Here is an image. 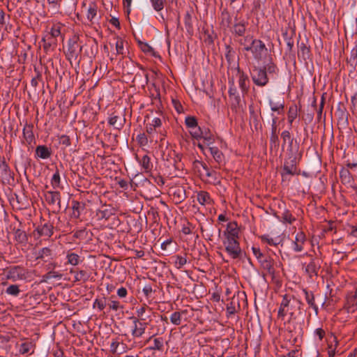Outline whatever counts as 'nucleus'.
<instances>
[{"label": "nucleus", "mask_w": 357, "mask_h": 357, "mask_svg": "<svg viewBox=\"0 0 357 357\" xmlns=\"http://www.w3.org/2000/svg\"><path fill=\"white\" fill-rule=\"evenodd\" d=\"M303 305V303L301 301L297 299L295 296L288 294L284 295L278 312V318L283 320L284 317L289 314V322L294 321L296 319L295 312L298 310L299 313H301Z\"/></svg>", "instance_id": "nucleus-1"}, {"label": "nucleus", "mask_w": 357, "mask_h": 357, "mask_svg": "<svg viewBox=\"0 0 357 357\" xmlns=\"http://www.w3.org/2000/svg\"><path fill=\"white\" fill-rule=\"evenodd\" d=\"M82 47L78 36L74 35L70 38L68 40L67 50L65 51L67 60L70 63L73 60L76 61L82 53Z\"/></svg>", "instance_id": "nucleus-2"}, {"label": "nucleus", "mask_w": 357, "mask_h": 357, "mask_svg": "<svg viewBox=\"0 0 357 357\" xmlns=\"http://www.w3.org/2000/svg\"><path fill=\"white\" fill-rule=\"evenodd\" d=\"M253 83L257 86L264 87L269 82L268 75L262 66H254L250 72Z\"/></svg>", "instance_id": "nucleus-3"}, {"label": "nucleus", "mask_w": 357, "mask_h": 357, "mask_svg": "<svg viewBox=\"0 0 357 357\" xmlns=\"http://www.w3.org/2000/svg\"><path fill=\"white\" fill-rule=\"evenodd\" d=\"M152 342V344L147 347V349L149 351H163L164 350V339L162 337H156L155 335H153L147 338L145 342L142 344L141 342L137 343L134 342V344L132 345V347H139L140 348L143 347L144 345L149 344Z\"/></svg>", "instance_id": "nucleus-4"}, {"label": "nucleus", "mask_w": 357, "mask_h": 357, "mask_svg": "<svg viewBox=\"0 0 357 357\" xmlns=\"http://www.w3.org/2000/svg\"><path fill=\"white\" fill-rule=\"evenodd\" d=\"M258 262L262 270L261 275L264 278L268 275H271L273 279L275 277V261L271 256L266 255Z\"/></svg>", "instance_id": "nucleus-5"}, {"label": "nucleus", "mask_w": 357, "mask_h": 357, "mask_svg": "<svg viewBox=\"0 0 357 357\" xmlns=\"http://www.w3.org/2000/svg\"><path fill=\"white\" fill-rule=\"evenodd\" d=\"M225 251L228 255L233 259H241L243 250L241 248L238 240L223 241Z\"/></svg>", "instance_id": "nucleus-6"}, {"label": "nucleus", "mask_w": 357, "mask_h": 357, "mask_svg": "<svg viewBox=\"0 0 357 357\" xmlns=\"http://www.w3.org/2000/svg\"><path fill=\"white\" fill-rule=\"evenodd\" d=\"M301 158L287 156V159L284 162L282 167V172L281 173L282 178H284L287 175H295L299 174L297 172V164Z\"/></svg>", "instance_id": "nucleus-7"}, {"label": "nucleus", "mask_w": 357, "mask_h": 357, "mask_svg": "<svg viewBox=\"0 0 357 357\" xmlns=\"http://www.w3.org/2000/svg\"><path fill=\"white\" fill-rule=\"evenodd\" d=\"M129 319L132 320V323L130 331L132 337L135 340L141 338L145 333L149 323L139 321L134 316L130 317Z\"/></svg>", "instance_id": "nucleus-8"}, {"label": "nucleus", "mask_w": 357, "mask_h": 357, "mask_svg": "<svg viewBox=\"0 0 357 357\" xmlns=\"http://www.w3.org/2000/svg\"><path fill=\"white\" fill-rule=\"evenodd\" d=\"M45 199L47 203L50 205L53 212L58 213L61 209V195L58 191H47L45 193Z\"/></svg>", "instance_id": "nucleus-9"}, {"label": "nucleus", "mask_w": 357, "mask_h": 357, "mask_svg": "<svg viewBox=\"0 0 357 357\" xmlns=\"http://www.w3.org/2000/svg\"><path fill=\"white\" fill-rule=\"evenodd\" d=\"M252 56L257 61L259 62L262 60L264 53L267 52L266 45L262 40L257 38L252 40Z\"/></svg>", "instance_id": "nucleus-10"}, {"label": "nucleus", "mask_w": 357, "mask_h": 357, "mask_svg": "<svg viewBox=\"0 0 357 357\" xmlns=\"http://www.w3.org/2000/svg\"><path fill=\"white\" fill-rule=\"evenodd\" d=\"M116 215V209L110 204H104L96 210V217L98 221L108 220Z\"/></svg>", "instance_id": "nucleus-11"}, {"label": "nucleus", "mask_w": 357, "mask_h": 357, "mask_svg": "<svg viewBox=\"0 0 357 357\" xmlns=\"http://www.w3.org/2000/svg\"><path fill=\"white\" fill-rule=\"evenodd\" d=\"M54 227L50 222H40L34 230V234H37L38 237L48 238L54 234Z\"/></svg>", "instance_id": "nucleus-12"}, {"label": "nucleus", "mask_w": 357, "mask_h": 357, "mask_svg": "<svg viewBox=\"0 0 357 357\" xmlns=\"http://www.w3.org/2000/svg\"><path fill=\"white\" fill-rule=\"evenodd\" d=\"M225 239L223 241L238 240L239 228L236 221L229 222L226 229L223 231Z\"/></svg>", "instance_id": "nucleus-13"}, {"label": "nucleus", "mask_w": 357, "mask_h": 357, "mask_svg": "<svg viewBox=\"0 0 357 357\" xmlns=\"http://www.w3.org/2000/svg\"><path fill=\"white\" fill-rule=\"evenodd\" d=\"M248 25V21L245 20L238 21L237 18L235 17L234 23L232 27L231 28V32L234 35V39L245 36Z\"/></svg>", "instance_id": "nucleus-14"}, {"label": "nucleus", "mask_w": 357, "mask_h": 357, "mask_svg": "<svg viewBox=\"0 0 357 357\" xmlns=\"http://www.w3.org/2000/svg\"><path fill=\"white\" fill-rule=\"evenodd\" d=\"M237 76L239 87L243 95L247 94L250 89V79L248 75L238 66L237 68Z\"/></svg>", "instance_id": "nucleus-15"}, {"label": "nucleus", "mask_w": 357, "mask_h": 357, "mask_svg": "<svg viewBox=\"0 0 357 357\" xmlns=\"http://www.w3.org/2000/svg\"><path fill=\"white\" fill-rule=\"evenodd\" d=\"M186 197L187 196L184 187L176 186L172 189V199L176 204L181 203Z\"/></svg>", "instance_id": "nucleus-16"}, {"label": "nucleus", "mask_w": 357, "mask_h": 357, "mask_svg": "<svg viewBox=\"0 0 357 357\" xmlns=\"http://www.w3.org/2000/svg\"><path fill=\"white\" fill-rule=\"evenodd\" d=\"M287 156L302 158L303 151H300V145L297 140H291L287 149Z\"/></svg>", "instance_id": "nucleus-17"}, {"label": "nucleus", "mask_w": 357, "mask_h": 357, "mask_svg": "<svg viewBox=\"0 0 357 357\" xmlns=\"http://www.w3.org/2000/svg\"><path fill=\"white\" fill-rule=\"evenodd\" d=\"M7 278L13 281L23 280L25 278V273L23 268L15 266L8 271Z\"/></svg>", "instance_id": "nucleus-18"}, {"label": "nucleus", "mask_w": 357, "mask_h": 357, "mask_svg": "<svg viewBox=\"0 0 357 357\" xmlns=\"http://www.w3.org/2000/svg\"><path fill=\"white\" fill-rule=\"evenodd\" d=\"M306 242V236L302 231H299L296 234L295 240L294 241V250L296 252H301L303 250V245Z\"/></svg>", "instance_id": "nucleus-19"}, {"label": "nucleus", "mask_w": 357, "mask_h": 357, "mask_svg": "<svg viewBox=\"0 0 357 357\" xmlns=\"http://www.w3.org/2000/svg\"><path fill=\"white\" fill-rule=\"evenodd\" d=\"M344 307L347 312L354 313L357 310V295L349 293Z\"/></svg>", "instance_id": "nucleus-20"}, {"label": "nucleus", "mask_w": 357, "mask_h": 357, "mask_svg": "<svg viewBox=\"0 0 357 357\" xmlns=\"http://www.w3.org/2000/svg\"><path fill=\"white\" fill-rule=\"evenodd\" d=\"M121 116L117 114L116 112L111 114L108 119V123L110 126H114L116 129L121 130L125 123L126 119L123 118L122 120L120 119Z\"/></svg>", "instance_id": "nucleus-21"}, {"label": "nucleus", "mask_w": 357, "mask_h": 357, "mask_svg": "<svg viewBox=\"0 0 357 357\" xmlns=\"http://www.w3.org/2000/svg\"><path fill=\"white\" fill-rule=\"evenodd\" d=\"M321 267L319 259H312L311 261L306 266L305 272L310 278L313 275H317L318 271Z\"/></svg>", "instance_id": "nucleus-22"}, {"label": "nucleus", "mask_w": 357, "mask_h": 357, "mask_svg": "<svg viewBox=\"0 0 357 357\" xmlns=\"http://www.w3.org/2000/svg\"><path fill=\"white\" fill-rule=\"evenodd\" d=\"M303 292L304 293L305 301L308 304L309 307L313 309L315 314H317L319 312V307L315 303V298L313 292L310 291L306 289H303Z\"/></svg>", "instance_id": "nucleus-23"}, {"label": "nucleus", "mask_w": 357, "mask_h": 357, "mask_svg": "<svg viewBox=\"0 0 357 357\" xmlns=\"http://www.w3.org/2000/svg\"><path fill=\"white\" fill-rule=\"evenodd\" d=\"M52 150L45 145H38L36 148V157L43 160L50 158Z\"/></svg>", "instance_id": "nucleus-24"}, {"label": "nucleus", "mask_w": 357, "mask_h": 357, "mask_svg": "<svg viewBox=\"0 0 357 357\" xmlns=\"http://www.w3.org/2000/svg\"><path fill=\"white\" fill-rule=\"evenodd\" d=\"M149 310L151 312V308L149 307L147 305H144L139 307H137L136 310V314L137 317H135L136 319H138L139 321L142 322H147L146 321L150 318V315L147 314L146 311Z\"/></svg>", "instance_id": "nucleus-25"}, {"label": "nucleus", "mask_w": 357, "mask_h": 357, "mask_svg": "<svg viewBox=\"0 0 357 357\" xmlns=\"http://www.w3.org/2000/svg\"><path fill=\"white\" fill-rule=\"evenodd\" d=\"M340 178L344 185H351L354 183V177L349 170L342 167L340 171Z\"/></svg>", "instance_id": "nucleus-26"}, {"label": "nucleus", "mask_w": 357, "mask_h": 357, "mask_svg": "<svg viewBox=\"0 0 357 357\" xmlns=\"http://www.w3.org/2000/svg\"><path fill=\"white\" fill-rule=\"evenodd\" d=\"M335 114L338 117V121L343 122V123H347L348 122V112L347 111V108L344 106V105L340 102L337 105V111Z\"/></svg>", "instance_id": "nucleus-27"}, {"label": "nucleus", "mask_w": 357, "mask_h": 357, "mask_svg": "<svg viewBox=\"0 0 357 357\" xmlns=\"http://www.w3.org/2000/svg\"><path fill=\"white\" fill-rule=\"evenodd\" d=\"M66 259L67 261L66 263V265H71L73 266H77L80 263L82 262V259H81V257L75 252H71L70 250H68L66 252Z\"/></svg>", "instance_id": "nucleus-28"}, {"label": "nucleus", "mask_w": 357, "mask_h": 357, "mask_svg": "<svg viewBox=\"0 0 357 357\" xmlns=\"http://www.w3.org/2000/svg\"><path fill=\"white\" fill-rule=\"evenodd\" d=\"M85 208V204L78 201L73 200L72 202L73 212L71 217L75 219H78L80 217L81 211Z\"/></svg>", "instance_id": "nucleus-29"}, {"label": "nucleus", "mask_w": 357, "mask_h": 357, "mask_svg": "<svg viewBox=\"0 0 357 357\" xmlns=\"http://www.w3.org/2000/svg\"><path fill=\"white\" fill-rule=\"evenodd\" d=\"M203 139L204 144H206V146H210L215 141L214 135H213L211 131L206 128H203L200 136V139Z\"/></svg>", "instance_id": "nucleus-30"}, {"label": "nucleus", "mask_w": 357, "mask_h": 357, "mask_svg": "<svg viewBox=\"0 0 357 357\" xmlns=\"http://www.w3.org/2000/svg\"><path fill=\"white\" fill-rule=\"evenodd\" d=\"M35 344L32 341H26L22 342L19 347V352L20 354L34 353Z\"/></svg>", "instance_id": "nucleus-31"}, {"label": "nucleus", "mask_w": 357, "mask_h": 357, "mask_svg": "<svg viewBox=\"0 0 357 357\" xmlns=\"http://www.w3.org/2000/svg\"><path fill=\"white\" fill-rule=\"evenodd\" d=\"M52 250L50 248L45 247L38 250L36 259H41L42 261L47 262L52 259Z\"/></svg>", "instance_id": "nucleus-32"}, {"label": "nucleus", "mask_w": 357, "mask_h": 357, "mask_svg": "<svg viewBox=\"0 0 357 357\" xmlns=\"http://www.w3.org/2000/svg\"><path fill=\"white\" fill-rule=\"evenodd\" d=\"M33 125L32 124H26L23 128V136L25 139L26 142L31 144L32 142L34 140V135L33 132Z\"/></svg>", "instance_id": "nucleus-33"}, {"label": "nucleus", "mask_w": 357, "mask_h": 357, "mask_svg": "<svg viewBox=\"0 0 357 357\" xmlns=\"http://www.w3.org/2000/svg\"><path fill=\"white\" fill-rule=\"evenodd\" d=\"M268 104L271 107V109L273 112H275L278 114H283L284 109V102L283 100L278 102H274L273 100L270 99L268 100Z\"/></svg>", "instance_id": "nucleus-34"}, {"label": "nucleus", "mask_w": 357, "mask_h": 357, "mask_svg": "<svg viewBox=\"0 0 357 357\" xmlns=\"http://www.w3.org/2000/svg\"><path fill=\"white\" fill-rule=\"evenodd\" d=\"M266 74L278 75L279 73V68L277 65L273 61V59L270 57L269 61L262 66Z\"/></svg>", "instance_id": "nucleus-35"}, {"label": "nucleus", "mask_w": 357, "mask_h": 357, "mask_svg": "<svg viewBox=\"0 0 357 357\" xmlns=\"http://www.w3.org/2000/svg\"><path fill=\"white\" fill-rule=\"evenodd\" d=\"M197 201L202 205H211L213 200L208 192L200 191L197 193Z\"/></svg>", "instance_id": "nucleus-36"}, {"label": "nucleus", "mask_w": 357, "mask_h": 357, "mask_svg": "<svg viewBox=\"0 0 357 357\" xmlns=\"http://www.w3.org/2000/svg\"><path fill=\"white\" fill-rule=\"evenodd\" d=\"M209 151L213 158L218 164H222L224 162L225 156L224 154L216 146L209 147Z\"/></svg>", "instance_id": "nucleus-37"}, {"label": "nucleus", "mask_w": 357, "mask_h": 357, "mask_svg": "<svg viewBox=\"0 0 357 357\" xmlns=\"http://www.w3.org/2000/svg\"><path fill=\"white\" fill-rule=\"evenodd\" d=\"M139 162L145 172H150L153 169V164L151 162V158L148 155H144Z\"/></svg>", "instance_id": "nucleus-38"}, {"label": "nucleus", "mask_w": 357, "mask_h": 357, "mask_svg": "<svg viewBox=\"0 0 357 357\" xmlns=\"http://www.w3.org/2000/svg\"><path fill=\"white\" fill-rule=\"evenodd\" d=\"M205 176L208 178V182L211 184L217 185L220 183V174L215 170L207 171Z\"/></svg>", "instance_id": "nucleus-39"}, {"label": "nucleus", "mask_w": 357, "mask_h": 357, "mask_svg": "<svg viewBox=\"0 0 357 357\" xmlns=\"http://www.w3.org/2000/svg\"><path fill=\"white\" fill-rule=\"evenodd\" d=\"M294 34V31H292L290 33H289L287 30H285L284 31L282 32V37L287 43L289 52H291L294 47L293 36Z\"/></svg>", "instance_id": "nucleus-40"}, {"label": "nucleus", "mask_w": 357, "mask_h": 357, "mask_svg": "<svg viewBox=\"0 0 357 357\" xmlns=\"http://www.w3.org/2000/svg\"><path fill=\"white\" fill-rule=\"evenodd\" d=\"M298 56H301L304 60L307 59L310 56V47L304 42L298 43Z\"/></svg>", "instance_id": "nucleus-41"}, {"label": "nucleus", "mask_w": 357, "mask_h": 357, "mask_svg": "<svg viewBox=\"0 0 357 357\" xmlns=\"http://www.w3.org/2000/svg\"><path fill=\"white\" fill-rule=\"evenodd\" d=\"M63 28V25L60 22L54 23L50 30V38L55 40V38L61 34V29Z\"/></svg>", "instance_id": "nucleus-42"}, {"label": "nucleus", "mask_w": 357, "mask_h": 357, "mask_svg": "<svg viewBox=\"0 0 357 357\" xmlns=\"http://www.w3.org/2000/svg\"><path fill=\"white\" fill-rule=\"evenodd\" d=\"M298 109L296 104L291 105L287 113L288 122L290 125L298 116Z\"/></svg>", "instance_id": "nucleus-43"}, {"label": "nucleus", "mask_w": 357, "mask_h": 357, "mask_svg": "<svg viewBox=\"0 0 357 357\" xmlns=\"http://www.w3.org/2000/svg\"><path fill=\"white\" fill-rule=\"evenodd\" d=\"M236 52L230 45H225V59L230 65L234 61Z\"/></svg>", "instance_id": "nucleus-44"}, {"label": "nucleus", "mask_w": 357, "mask_h": 357, "mask_svg": "<svg viewBox=\"0 0 357 357\" xmlns=\"http://www.w3.org/2000/svg\"><path fill=\"white\" fill-rule=\"evenodd\" d=\"M278 219H280V220L283 223H289L290 225L292 224L296 220V218L292 215L291 213L287 209L284 210V211L282 214L281 218L278 217Z\"/></svg>", "instance_id": "nucleus-45"}, {"label": "nucleus", "mask_w": 357, "mask_h": 357, "mask_svg": "<svg viewBox=\"0 0 357 357\" xmlns=\"http://www.w3.org/2000/svg\"><path fill=\"white\" fill-rule=\"evenodd\" d=\"M139 46L142 52L144 53L149 54L150 55L157 57L158 55L155 52L154 49L151 47L148 43L144 42H139Z\"/></svg>", "instance_id": "nucleus-46"}, {"label": "nucleus", "mask_w": 357, "mask_h": 357, "mask_svg": "<svg viewBox=\"0 0 357 357\" xmlns=\"http://www.w3.org/2000/svg\"><path fill=\"white\" fill-rule=\"evenodd\" d=\"M347 63L352 68H356L357 65V46L351 50L350 56L347 59Z\"/></svg>", "instance_id": "nucleus-47"}, {"label": "nucleus", "mask_w": 357, "mask_h": 357, "mask_svg": "<svg viewBox=\"0 0 357 357\" xmlns=\"http://www.w3.org/2000/svg\"><path fill=\"white\" fill-rule=\"evenodd\" d=\"M260 238L262 242L266 243L269 245L276 246L280 243L279 238H271L268 234L261 236Z\"/></svg>", "instance_id": "nucleus-48"}, {"label": "nucleus", "mask_w": 357, "mask_h": 357, "mask_svg": "<svg viewBox=\"0 0 357 357\" xmlns=\"http://www.w3.org/2000/svg\"><path fill=\"white\" fill-rule=\"evenodd\" d=\"M21 290L20 289V286L17 284H10L6 289V293L8 295L15 297L18 296Z\"/></svg>", "instance_id": "nucleus-49"}, {"label": "nucleus", "mask_w": 357, "mask_h": 357, "mask_svg": "<svg viewBox=\"0 0 357 357\" xmlns=\"http://www.w3.org/2000/svg\"><path fill=\"white\" fill-rule=\"evenodd\" d=\"M97 15V6L92 3L89 5V7L87 10V19L93 22V20L96 17Z\"/></svg>", "instance_id": "nucleus-50"}, {"label": "nucleus", "mask_w": 357, "mask_h": 357, "mask_svg": "<svg viewBox=\"0 0 357 357\" xmlns=\"http://www.w3.org/2000/svg\"><path fill=\"white\" fill-rule=\"evenodd\" d=\"M231 100V105L232 108L236 109L241 106V98L238 92L236 93L235 95L229 96Z\"/></svg>", "instance_id": "nucleus-51"}, {"label": "nucleus", "mask_w": 357, "mask_h": 357, "mask_svg": "<svg viewBox=\"0 0 357 357\" xmlns=\"http://www.w3.org/2000/svg\"><path fill=\"white\" fill-rule=\"evenodd\" d=\"M51 185L54 189L60 188L61 186V177L58 169H56L55 173L53 174L52 177Z\"/></svg>", "instance_id": "nucleus-52"}, {"label": "nucleus", "mask_w": 357, "mask_h": 357, "mask_svg": "<svg viewBox=\"0 0 357 357\" xmlns=\"http://www.w3.org/2000/svg\"><path fill=\"white\" fill-rule=\"evenodd\" d=\"M89 275L86 271L80 270L75 275V282H86L89 280Z\"/></svg>", "instance_id": "nucleus-53"}, {"label": "nucleus", "mask_w": 357, "mask_h": 357, "mask_svg": "<svg viewBox=\"0 0 357 357\" xmlns=\"http://www.w3.org/2000/svg\"><path fill=\"white\" fill-rule=\"evenodd\" d=\"M0 169L1 171V175L5 178L11 177V171L8 166V165L6 162V161H3L0 163Z\"/></svg>", "instance_id": "nucleus-54"}, {"label": "nucleus", "mask_w": 357, "mask_h": 357, "mask_svg": "<svg viewBox=\"0 0 357 357\" xmlns=\"http://www.w3.org/2000/svg\"><path fill=\"white\" fill-rule=\"evenodd\" d=\"M151 6L156 12H160L163 10L165 7V0H149Z\"/></svg>", "instance_id": "nucleus-55"}, {"label": "nucleus", "mask_w": 357, "mask_h": 357, "mask_svg": "<svg viewBox=\"0 0 357 357\" xmlns=\"http://www.w3.org/2000/svg\"><path fill=\"white\" fill-rule=\"evenodd\" d=\"M184 313H185V311H182L181 312H174L172 313L170 317L171 322L176 326L180 325L181 324V314Z\"/></svg>", "instance_id": "nucleus-56"}, {"label": "nucleus", "mask_w": 357, "mask_h": 357, "mask_svg": "<svg viewBox=\"0 0 357 357\" xmlns=\"http://www.w3.org/2000/svg\"><path fill=\"white\" fill-rule=\"evenodd\" d=\"M185 124L188 128L192 129L198 125L197 119L195 116H188L185 119Z\"/></svg>", "instance_id": "nucleus-57"}, {"label": "nucleus", "mask_w": 357, "mask_h": 357, "mask_svg": "<svg viewBox=\"0 0 357 357\" xmlns=\"http://www.w3.org/2000/svg\"><path fill=\"white\" fill-rule=\"evenodd\" d=\"M35 75L32 77L31 84L34 88H36L38 85V82L42 81V73L36 68L34 69Z\"/></svg>", "instance_id": "nucleus-58"}, {"label": "nucleus", "mask_w": 357, "mask_h": 357, "mask_svg": "<svg viewBox=\"0 0 357 357\" xmlns=\"http://www.w3.org/2000/svg\"><path fill=\"white\" fill-rule=\"evenodd\" d=\"M184 23L188 32H191L192 31V16L189 12H187L184 16Z\"/></svg>", "instance_id": "nucleus-59"}, {"label": "nucleus", "mask_w": 357, "mask_h": 357, "mask_svg": "<svg viewBox=\"0 0 357 357\" xmlns=\"http://www.w3.org/2000/svg\"><path fill=\"white\" fill-rule=\"evenodd\" d=\"M15 236L16 240L20 243H24L27 241L26 233L20 229L15 230Z\"/></svg>", "instance_id": "nucleus-60"}, {"label": "nucleus", "mask_w": 357, "mask_h": 357, "mask_svg": "<svg viewBox=\"0 0 357 357\" xmlns=\"http://www.w3.org/2000/svg\"><path fill=\"white\" fill-rule=\"evenodd\" d=\"M202 129L201 127H199L198 125L195 128H193L192 129H190V134L191 137L197 140L200 139V136L202 132Z\"/></svg>", "instance_id": "nucleus-61"}, {"label": "nucleus", "mask_w": 357, "mask_h": 357, "mask_svg": "<svg viewBox=\"0 0 357 357\" xmlns=\"http://www.w3.org/2000/svg\"><path fill=\"white\" fill-rule=\"evenodd\" d=\"M106 298L103 297L100 299L96 298L93 303V308L98 307L99 310L102 311L107 305Z\"/></svg>", "instance_id": "nucleus-62"}, {"label": "nucleus", "mask_w": 357, "mask_h": 357, "mask_svg": "<svg viewBox=\"0 0 357 357\" xmlns=\"http://www.w3.org/2000/svg\"><path fill=\"white\" fill-rule=\"evenodd\" d=\"M255 39L251 35L244 36L243 38L234 39L240 45L245 46L248 43L250 44L252 40Z\"/></svg>", "instance_id": "nucleus-63"}, {"label": "nucleus", "mask_w": 357, "mask_h": 357, "mask_svg": "<svg viewBox=\"0 0 357 357\" xmlns=\"http://www.w3.org/2000/svg\"><path fill=\"white\" fill-rule=\"evenodd\" d=\"M270 145L271 149H278L279 147V139L277 133H271L270 137Z\"/></svg>", "instance_id": "nucleus-64"}]
</instances>
